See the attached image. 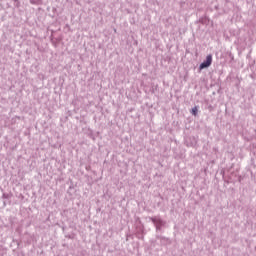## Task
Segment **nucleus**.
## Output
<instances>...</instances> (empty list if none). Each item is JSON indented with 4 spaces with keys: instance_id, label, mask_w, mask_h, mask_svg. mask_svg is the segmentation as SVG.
Returning a JSON list of instances; mask_svg holds the SVG:
<instances>
[{
    "instance_id": "2",
    "label": "nucleus",
    "mask_w": 256,
    "mask_h": 256,
    "mask_svg": "<svg viewBox=\"0 0 256 256\" xmlns=\"http://www.w3.org/2000/svg\"><path fill=\"white\" fill-rule=\"evenodd\" d=\"M150 221H152V223L155 224L156 231H161V227L165 225V221H163V219L157 216L150 217Z\"/></svg>"
},
{
    "instance_id": "4",
    "label": "nucleus",
    "mask_w": 256,
    "mask_h": 256,
    "mask_svg": "<svg viewBox=\"0 0 256 256\" xmlns=\"http://www.w3.org/2000/svg\"><path fill=\"white\" fill-rule=\"evenodd\" d=\"M2 199H11V194H9V193H3Z\"/></svg>"
},
{
    "instance_id": "5",
    "label": "nucleus",
    "mask_w": 256,
    "mask_h": 256,
    "mask_svg": "<svg viewBox=\"0 0 256 256\" xmlns=\"http://www.w3.org/2000/svg\"><path fill=\"white\" fill-rule=\"evenodd\" d=\"M161 241H164L165 240V237H160Z\"/></svg>"
},
{
    "instance_id": "3",
    "label": "nucleus",
    "mask_w": 256,
    "mask_h": 256,
    "mask_svg": "<svg viewBox=\"0 0 256 256\" xmlns=\"http://www.w3.org/2000/svg\"><path fill=\"white\" fill-rule=\"evenodd\" d=\"M197 113H199V109L197 108V106H195L194 108H192L191 114L194 115V117H197Z\"/></svg>"
},
{
    "instance_id": "1",
    "label": "nucleus",
    "mask_w": 256,
    "mask_h": 256,
    "mask_svg": "<svg viewBox=\"0 0 256 256\" xmlns=\"http://www.w3.org/2000/svg\"><path fill=\"white\" fill-rule=\"evenodd\" d=\"M213 63V55H207L206 59L199 65V70L203 71V69H209Z\"/></svg>"
}]
</instances>
